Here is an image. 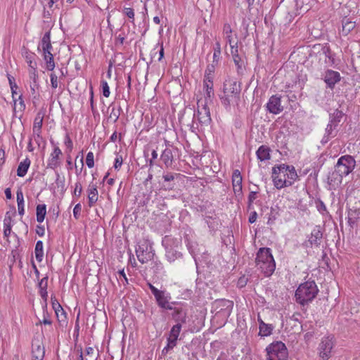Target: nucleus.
I'll return each mask as SVG.
<instances>
[{"instance_id": "f257e3e1", "label": "nucleus", "mask_w": 360, "mask_h": 360, "mask_svg": "<svg viewBox=\"0 0 360 360\" xmlns=\"http://www.w3.org/2000/svg\"><path fill=\"white\" fill-rule=\"evenodd\" d=\"M241 91L240 83L233 79H226L224 82L223 94L220 96L221 103L229 107L231 103L238 104Z\"/></svg>"}, {"instance_id": "f03ea898", "label": "nucleus", "mask_w": 360, "mask_h": 360, "mask_svg": "<svg viewBox=\"0 0 360 360\" xmlns=\"http://www.w3.org/2000/svg\"><path fill=\"white\" fill-rule=\"evenodd\" d=\"M319 292L318 287L314 281L301 283L295 291V300L302 306L311 302Z\"/></svg>"}, {"instance_id": "7ed1b4c3", "label": "nucleus", "mask_w": 360, "mask_h": 360, "mask_svg": "<svg viewBox=\"0 0 360 360\" xmlns=\"http://www.w3.org/2000/svg\"><path fill=\"white\" fill-rule=\"evenodd\" d=\"M257 266L261 269L265 276H270L276 269V263L269 248L259 249L255 259Z\"/></svg>"}, {"instance_id": "20e7f679", "label": "nucleus", "mask_w": 360, "mask_h": 360, "mask_svg": "<svg viewBox=\"0 0 360 360\" xmlns=\"http://www.w3.org/2000/svg\"><path fill=\"white\" fill-rule=\"evenodd\" d=\"M148 286L153 295L157 305L164 310H172V305L178 304L176 302H170L172 297L169 292L166 290H160L155 288L153 285L148 283Z\"/></svg>"}, {"instance_id": "39448f33", "label": "nucleus", "mask_w": 360, "mask_h": 360, "mask_svg": "<svg viewBox=\"0 0 360 360\" xmlns=\"http://www.w3.org/2000/svg\"><path fill=\"white\" fill-rule=\"evenodd\" d=\"M355 166L356 161L352 156L349 155H342L338 160L333 174L339 176L341 180L343 176L350 174L354 169Z\"/></svg>"}, {"instance_id": "423d86ee", "label": "nucleus", "mask_w": 360, "mask_h": 360, "mask_svg": "<svg viewBox=\"0 0 360 360\" xmlns=\"http://www.w3.org/2000/svg\"><path fill=\"white\" fill-rule=\"evenodd\" d=\"M267 360H287L288 350L281 341L274 342L266 348Z\"/></svg>"}, {"instance_id": "0eeeda50", "label": "nucleus", "mask_w": 360, "mask_h": 360, "mask_svg": "<svg viewBox=\"0 0 360 360\" xmlns=\"http://www.w3.org/2000/svg\"><path fill=\"white\" fill-rule=\"evenodd\" d=\"M285 168H288V165L285 164L275 165L272 168V181L277 189L290 186V182H287L285 174H283L286 172Z\"/></svg>"}, {"instance_id": "6e6552de", "label": "nucleus", "mask_w": 360, "mask_h": 360, "mask_svg": "<svg viewBox=\"0 0 360 360\" xmlns=\"http://www.w3.org/2000/svg\"><path fill=\"white\" fill-rule=\"evenodd\" d=\"M196 122L201 127H208L210 124L212 119L210 109L206 103L202 104L200 106V101L198 102V109L194 112L193 118V122L196 123Z\"/></svg>"}, {"instance_id": "1a4fd4ad", "label": "nucleus", "mask_w": 360, "mask_h": 360, "mask_svg": "<svg viewBox=\"0 0 360 360\" xmlns=\"http://www.w3.org/2000/svg\"><path fill=\"white\" fill-rule=\"evenodd\" d=\"M333 338L324 337L320 342L318 349L319 357L321 360H328L331 357L332 349L334 346Z\"/></svg>"}, {"instance_id": "9d476101", "label": "nucleus", "mask_w": 360, "mask_h": 360, "mask_svg": "<svg viewBox=\"0 0 360 360\" xmlns=\"http://www.w3.org/2000/svg\"><path fill=\"white\" fill-rule=\"evenodd\" d=\"M216 314H221L222 316L229 317L233 307V301L221 299L217 300L213 304Z\"/></svg>"}, {"instance_id": "9b49d317", "label": "nucleus", "mask_w": 360, "mask_h": 360, "mask_svg": "<svg viewBox=\"0 0 360 360\" xmlns=\"http://www.w3.org/2000/svg\"><path fill=\"white\" fill-rule=\"evenodd\" d=\"M267 111L274 115H278L283 110V107L281 105V96L275 94L271 96L267 103L266 104Z\"/></svg>"}, {"instance_id": "f8f14e48", "label": "nucleus", "mask_w": 360, "mask_h": 360, "mask_svg": "<svg viewBox=\"0 0 360 360\" xmlns=\"http://www.w3.org/2000/svg\"><path fill=\"white\" fill-rule=\"evenodd\" d=\"M136 254L139 261L145 264L153 259L155 253L152 251V248L146 245H139L136 249Z\"/></svg>"}, {"instance_id": "ddd939ff", "label": "nucleus", "mask_w": 360, "mask_h": 360, "mask_svg": "<svg viewBox=\"0 0 360 360\" xmlns=\"http://www.w3.org/2000/svg\"><path fill=\"white\" fill-rule=\"evenodd\" d=\"M322 79L326 84L327 87L333 89L335 84L340 81L341 76L338 72L328 69L322 75Z\"/></svg>"}, {"instance_id": "4468645a", "label": "nucleus", "mask_w": 360, "mask_h": 360, "mask_svg": "<svg viewBox=\"0 0 360 360\" xmlns=\"http://www.w3.org/2000/svg\"><path fill=\"white\" fill-rule=\"evenodd\" d=\"M172 311L171 316L172 319L179 324L185 323L187 319V311L182 306L179 304L172 305Z\"/></svg>"}, {"instance_id": "2eb2a0df", "label": "nucleus", "mask_w": 360, "mask_h": 360, "mask_svg": "<svg viewBox=\"0 0 360 360\" xmlns=\"http://www.w3.org/2000/svg\"><path fill=\"white\" fill-rule=\"evenodd\" d=\"M32 360H43L45 355V348L43 343L37 339L32 341Z\"/></svg>"}, {"instance_id": "dca6fc26", "label": "nucleus", "mask_w": 360, "mask_h": 360, "mask_svg": "<svg viewBox=\"0 0 360 360\" xmlns=\"http://www.w3.org/2000/svg\"><path fill=\"white\" fill-rule=\"evenodd\" d=\"M167 148L162 151L160 155V160L162 161L167 168L172 167L174 162V155L172 150L169 147L172 146L169 141H166Z\"/></svg>"}, {"instance_id": "f3484780", "label": "nucleus", "mask_w": 360, "mask_h": 360, "mask_svg": "<svg viewBox=\"0 0 360 360\" xmlns=\"http://www.w3.org/2000/svg\"><path fill=\"white\" fill-rule=\"evenodd\" d=\"M181 174L179 173H174L170 172H164L162 174V179H164V186L166 187L167 189L171 190L174 186V180L180 177Z\"/></svg>"}, {"instance_id": "a211bd4d", "label": "nucleus", "mask_w": 360, "mask_h": 360, "mask_svg": "<svg viewBox=\"0 0 360 360\" xmlns=\"http://www.w3.org/2000/svg\"><path fill=\"white\" fill-rule=\"evenodd\" d=\"M337 127V126L328 122L325 129L324 136H323L321 140V143L323 144L328 143L331 139L336 136L338 132Z\"/></svg>"}, {"instance_id": "6ab92c4d", "label": "nucleus", "mask_w": 360, "mask_h": 360, "mask_svg": "<svg viewBox=\"0 0 360 360\" xmlns=\"http://www.w3.org/2000/svg\"><path fill=\"white\" fill-rule=\"evenodd\" d=\"M60 155H62L61 150L58 147H55L48 160L47 167L51 169L58 167L59 166L58 160Z\"/></svg>"}, {"instance_id": "aec40b11", "label": "nucleus", "mask_w": 360, "mask_h": 360, "mask_svg": "<svg viewBox=\"0 0 360 360\" xmlns=\"http://www.w3.org/2000/svg\"><path fill=\"white\" fill-rule=\"evenodd\" d=\"M41 49L43 51V53H46L52 49V45L51 43V33L50 32H46L41 40L40 44L38 46V49Z\"/></svg>"}, {"instance_id": "412c9836", "label": "nucleus", "mask_w": 360, "mask_h": 360, "mask_svg": "<svg viewBox=\"0 0 360 360\" xmlns=\"http://www.w3.org/2000/svg\"><path fill=\"white\" fill-rule=\"evenodd\" d=\"M231 53L233 56V59L236 66L237 67V72L238 74H242L243 72V62L241 60V58L238 54V47H234V46H231Z\"/></svg>"}, {"instance_id": "4be33fe9", "label": "nucleus", "mask_w": 360, "mask_h": 360, "mask_svg": "<svg viewBox=\"0 0 360 360\" xmlns=\"http://www.w3.org/2000/svg\"><path fill=\"white\" fill-rule=\"evenodd\" d=\"M323 233L321 227L317 226L312 230L309 241L311 245H319Z\"/></svg>"}, {"instance_id": "5701e85b", "label": "nucleus", "mask_w": 360, "mask_h": 360, "mask_svg": "<svg viewBox=\"0 0 360 360\" xmlns=\"http://www.w3.org/2000/svg\"><path fill=\"white\" fill-rule=\"evenodd\" d=\"M258 322L259 324V335L269 336L272 333L273 325L265 323L259 316H258Z\"/></svg>"}, {"instance_id": "b1692460", "label": "nucleus", "mask_w": 360, "mask_h": 360, "mask_svg": "<svg viewBox=\"0 0 360 360\" xmlns=\"http://www.w3.org/2000/svg\"><path fill=\"white\" fill-rule=\"evenodd\" d=\"M204 89H205L206 91V97L210 98L214 94L212 77H211L210 74L205 75Z\"/></svg>"}, {"instance_id": "393cba45", "label": "nucleus", "mask_w": 360, "mask_h": 360, "mask_svg": "<svg viewBox=\"0 0 360 360\" xmlns=\"http://www.w3.org/2000/svg\"><path fill=\"white\" fill-rule=\"evenodd\" d=\"M89 206L93 207L98 200V190L96 186L89 185L88 188Z\"/></svg>"}, {"instance_id": "a878e982", "label": "nucleus", "mask_w": 360, "mask_h": 360, "mask_svg": "<svg viewBox=\"0 0 360 360\" xmlns=\"http://www.w3.org/2000/svg\"><path fill=\"white\" fill-rule=\"evenodd\" d=\"M256 155L260 161L269 160L271 158L270 148L268 146L262 145L257 149Z\"/></svg>"}, {"instance_id": "bb28decb", "label": "nucleus", "mask_w": 360, "mask_h": 360, "mask_svg": "<svg viewBox=\"0 0 360 360\" xmlns=\"http://www.w3.org/2000/svg\"><path fill=\"white\" fill-rule=\"evenodd\" d=\"M345 116V113L338 109H336L333 112L329 114V123L338 126L342 119Z\"/></svg>"}, {"instance_id": "cd10ccee", "label": "nucleus", "mask_w": 360, "mask_h": 360, "mask_svg": "<svg viewBox=\"0 0 360 360\" xmlns=\"http://www.w3.org/2000/svg\"><path fill=\"white\" fill-rule=\"evenodd\" d=\"M285 169L286 172L284 174H285L287 182H290V186H292L293 183L298 179V175L294 166L288 165V168Z\"/></svg>"}, {"instance_id": "c85d7f7f", "label": "nucleus", "mask_w": 360, "mask_h": 360, "mask_svg": "<svg viewBox=\"0 0 360 360\" xmlns=\"http://www.w3.org/2000/svg\"><path fill=\"white\" fill-rule=\"evenodd\" d=\"M355 27V22L351 21L347 18H344L342 20V34L347 36Z\"/></svg>"}, {"instance_id": "c756f323", "label": "nucleus", "mask_w": 360, "mask_h": 360, "mask_svg": "<svg viewBox=\"0 0 360 360\" xmlns=\"http://www.w3.org/2000/svg\"><path fill=\"white\" fill-rule=\"evenodd\" d=\"M31 161L28 158H26L22 162H21L17 169V175L20 177H23L27 172V170L30 166Z\"/></svg>"}, {"instance_id": "7c9ffc66", "label": "nucleus", "mask_w": 360, "mask_h": 360, "mask_svg": "<svg viewBox=\"0 0 360 360\" xmlns=\"http://www.w3.org/2000/svg\"><path fill=\"white\" fill-rule=\"evenodd\" d=\"M181 253L172 248H166V258L169 262L175 261L181 257Z\"/></svg>"}, {"instance_id": "2f4dec72", "label": "nucleus", "mask_w": 360, "mask_h": 360, "mask_svg": "<svg viewBox=\"0 0 360 360\" xmlns=\"http://www.w3.org/2000/svg\"><path fill=\"white\" fill-rule=\"evenodd\" d=\"M16 198L18 203V210L20 215L22 216L25 213L24 209V196L21 188H19L16 193Z\"/></svg>"}, {"instance_id": "473e14b6", "label": "nucleus", "mask_w": 360, "mask_h": 360, "mask_svg": "<svg viewBox=\"0 0 360 360\" xmlns=\"http://www.w3.org/2000/svg\"><path fill=\"white\" fill-rule=\"evenodd\" d=\"M43 55L44 59L46 61V69L49 71H53L55 68V63L53 56L51 51H49V52H46V53H43Z\"/></svg>"}, {"instance_id": "72a5a7b5", "label": "nucleus", "mask_w": 360, "mask_h": 360, "mask_svg": "<svg viewBox=\"0 0 360 360\" xmlns=\"http://www.w3.org/2000/svg\"><path fill=\"white\" fill-rule=\"evenodd\" d=\"M22 56L25 58L27 63L29 65V68H31L32 66H34V63H37L34 60L36 55L34 53L31 52L27 49H24V50L22 52Z\"/></svg>"}, {"instance_id": "f704fd0d", "label": "nucleus", "mask_w": 360, "mask_h": 360, "mask_svg": "<svg viewBox=\"0 0 360 360\" xmlns=\"http://www.w3.org/2000/svg\"><path fill=\"white\" fill-rule=\"evenodd\" d=\"M37 221L39 223L44 221L46 214V206L45 204H39L37 206Z\"/></svg>"}, {"instance_id": "c9c22d12", "label": "nucleus", "mask_w": 360, "mask_h": 360, "mask_svg": "<svg viewBox=\"0 0 360 360\" xmlns=\"http://www.w3.org/2000/svg\"><path fill=\"white\" fill-rule=\"evenodd\" d=\"M34 253L36 259L39 262H41L44 256L43 242L41 240H38L37 242L34 249Z\"/></svg>"}, {"instance_id": "e433bc0d", "label": "nucleus", "mask_w": 360, "mask_h": 360, "mask_svg": "<svg viewBox=\"0 0 360 360\" xmlns=\"http://www.w3.org/2000/svg\"><path fill=\"white\" fill-rule=\"evenodd\" d=\"M223 33L225 36V38H226L227 42L230 44L231 46H233L232 45V36H231L232 29L229 24L226 23L224 25Z\"/></svg>"}, {"instance_id": "4c0bfd02", "label": "nucleus", "mask_w": 360, "mask_h": 360, "mask_svg": "<svg viewBox=\"0 0 360 360\" xmlns=\"http://www.w3.org/2000/svg\"><path fill=\"white\" fill-rule=\"evenodd\" d=\"M8 79L10 87H11V90L13 100L14 101V104L15 105L17 99L15 98V95L17 94L16 90L18 89V86L15 84V79H14V77L13 76H11V75H8Z\"/></svg>"}, {"instance_id": "58836bf2", "label": "nucleus", "mask_w": 360, "mask_h": 360, "mask_svg": "<svg viewBox=\"0 0 360 360\" xmlns=\"http://www.w3.org/2000/svg\"><path fill=\"white\" fill-rule=\"evenodd\" d=\"M43 119L44 115L41 114V112H38L35 117L33 125V131H36L37 130L41 129V127L43 124Z\"/></svg>"}, {"instance_id": "ea45409f", "label": "nucleus", "mask_w": 360, "mask_h": 360, "mask_svg": "<svg viewBox=\"0 0 360 360\" xmlns=\"http://www.w3.org/2000/svg\"><path fill=\"white\" fill-rule=\"evenodd\" d=\"M242 176L239 170L236 169L232 174V185L233 186H238L242 185Z\"/></svg>"}, {"instance_id": "a19ab883", "label": "nucleus", "mask_w": 360, "mask_h": 360, "mask_svg": "<svg viewBox=\"0 0 360 360\" xmlns=\"http://www.w3.org/2000/svg\"><path fill=\"white\" fill-rule=\"evenodd\" d=\"M181 330V324L176 323L171 328L169 337H171L174 339H178V337L180 334Z\"/></svg>"}, {"instance_id": "79ce46f5", "label": "nucleus", "mask_w": 360, "mask_h": 360, "mask_svg": "<svg viewBox=\"0 0 360 360\" xmlns=\"http://www.w3.org/2000/svg\"><path fill=\"white\" fill-rule=\"evenodd\" d=\"M29 77L32 83L38 82V73L37 70V63H34V66L29 68Z\"/></svg>"}, {"instance_id": "37998d69", "label": "nucleus", "mask_w": 360, "mask_h": 360, "mask_svg": "<svg viewBox=\"0 0 360 360\" xmlns=\"http://www.w3.org/2000/svg\"><path fill=\"white\" fill-rule=\"evenodd\" d=\"M221 56V45L219 41H217L214 48V54H213V63H217L219 60Z\"/></svg>"}, {"instance_id": "c03bdc74", "label": "nucleus", "mask_w": 360, "mask_h": 360, "mask_svg": "<svg viewBox=\"0 0 360 360\" xmlns=\"http://www.w3.org/2000/svg\"><path fill=\"white\" fill-rule=\"evenodd\" d=\"M85 355L86 356V360H97L98 354H96L94 349L91 347H89L86 349Z\"/></svg>"}, {"instance_id": "a18cd8bd", "label": "nucleus", "mask_w": 360, "mask_h": 360, "mask_svg": "<svg viewBox=\"0 0 360 360\" xmlns=\"http://www.w3.org/2000/svg\"><path fill=\"white\" fill-rule=\"evenodd\" d=\"M322 51L326 58H328V63H330V64H334L335 60L333 57V53H332L330 49L328 46H324L322 49Z\"/></svg>"}, {"instance_id": "49530a36", "label": "nucleus", "mask_w": 360, "mask_h": 360, "mask_svg": "<svg viewBox=\"0 0 360 360\" xmlns=\"http://www.w3.org/2000/svg\"><path fill=\"white\" fill-rule=\"evenodd\" d=\"M103 95L108 98L110 96V91L108 84L106 81L102 80L101 82Z\"/></svg>"}, {"instance_id": "de8ad7c7", "label": "nucleus", "mask_w": 360, "mask_h": 360, "mask_svg": "<svg viewBox=\"0 0 360 360\" xmlns=\"http://www.w3.org/2000/svg\"><path fill=\"white\" fill-rule=\"evenodd\" d=\"M112 107V110L110 112V117L114 119V121L116 122L120 115V111L122 110L121 107L120 106L118 109H115V107H112V105H110L109 108Z\"/></svg>"}, {"instance_id": "09e8293b", "label": "nucleus", "mask_w": 360, "mask_h": 360, "mask_svg": "<svg viewBox=\"0 0 360 360\" xmlns=\"http://www.w3.org/2000/svg\"><path fill=\"white\" fill-rule=\"evenodd\" d=\"M11 217L9 215V212H6L4 219V229L9 231L11 230Z\"/></svg>"}, {"instance_id": "8fccbe9b", "label": "nucleus", "mask_w": 360, "mask_h": 360, "mask_svg": "<svg viewBox=\"0 0 360 360\" xmlns=\"http://www.w3.org/2000/svg\"><path fill=\"white\" fill-rule=\"evenodd\" d=\"M64 143L66 146V152L70 153L73 148V143L68 134H66Z\"/></svg>"}, {"instance_id": "3c124183", "label": "nucleus", "mask_w": 360, "mask_h": 360, "mask_svg": "<svg viewBox=\"0 0 360 360\" xmlns=\"http://www.w3.org/2000/svg\"><path fill=\"white\" fill-rule=\"evenodd\" d=\"M86 164L89 168H92L94 166V153L89 152L86 157Z\"/></svg>"}, {"instance_id": "603ef678", "label": "nucleus", "mask_w": 360, "mask_h": 360, "mask_svg": "<svg viewBox=\"0 0 360 360\" xmlns=\"http://www.w3.org/2000/svg\"><path fill=\"white\" fill-rule=\"evenodd\" d=\"M50 80H51V87L54 89L58 87V76L56 75L55 72H51L50 74Z\"/></svg>"}, {"instance_id": "864d4df0", "label": "nucleus", "mask_w": 360, "mask_h": 360, "mask_svg": "<svg viewBox=\"0 0 360 360\" xmlns=\"http://www.w3.org/2000/svg\"><path fill=\"white\" fill-rule=\"evenodd\" d=\"M277 218V212H276L273 209L271 210L270 213H269V218H268V221H267V224L269 225H273L275 222V220Z\"/></svg>"}, {"instance_id": "5fc2aeb1", "label": "nucleus", "mask_w": 360, "mask_h": 360, "mask_svg": "<svg viewBox=\"0 0 360 360\" xmlns=\"http://www.w3.org/2000/svg\"><path fill=\"white\" fill-rule=\"evenodd\" d=\"M59 322H65L66 321V313L62 308V310L55 311Z\"/></svg>"}, {"instance_id": "6e6d98bb", "label": "nucleus", "mask_w": 360, "mask_h": 360, "mask_svg": "<svg viewBox=\"0 0 360 360\" xmlns=\"http://www.w3.org/2000/svg\"><path fill=\"white\" fill-rule=\"evenodd\" d=\"M51 304L52 307L55 311L62 310V307L60 303L58 302L57 299L55 296H51Z\"/></svg>"}, {"instance_id": "4d7b16f0", "label": "nucleus", "mask_w": 360, "mask_h": 360, "mask_svg": "<svg viewBox=\"0 0 360 360\" xmlns=\"http://www.w3.org/2000/svg\"><path fill=\"white\" fill-rule=\"evenodd\" d=\"M123 13L127 16L129 19H132V22L134 19V11L131 8H124L123 10Z\"/></svg>"}, {"instance_id": "13d9d810", "label": "nucleus", "mask_w": 360, "mask_h": 360, "mask_svg": "<svg viewBox=\"0 0 360 360\" xmlns=\"http://www.w3.org/2000/svg\"><path fill=\"white\" fill-rule=\"evenodd\" d=\"M258 191H251L248 195V208L250 209L254 202V200L257 198V194Z\"/></svg>"}, {"instance_id": "bf43d9fd", "label": "nucleus", "mask_w": 360, "mask_h": 360, "mask_svg": "<svg viewBox=\"0 0 360 360\" xmlns=\"http://www.w3.org/2000/svg\"><path fill=\"white\" fill-rule=\"evenodd\" d=\"M56 184L58 188L61 187V189L63 190L65 187V178H60V174L58 172L56 173Z\"/></svg>"}, {"instance_id": "052dcab7", "label": "nucleus", "mask_w": 360, "mask_h": 360, "mask_svg": "<svg viewBox=\"0 0 360 360\" xmlns=\"http://www.w3.org/2000/svg\"><path fill=\"white\" fill-rule=\"evenodd\" d=\"M123 159L122 155H117L115 162H114V168L115 169H119L122 165Z\"/></svg>"}, {"instance_id": "680f3d73", "label": "nucleus", "mask_w": 360, "mask_h": 360, "mask_svg": "<svg viewBox=\"0 0 360 360\" xmlns=\"http://www.w3.org/2000/svg\"><path fill=\"white\" fill-rule=\"evenodd\" d=\"M11 230L7 231V230L4 229V238L5 241L4 242L3 245L4 247L8 246L9 243H10L8 240V237L11 236Z\"/></svg>"}, {"instance_id": "e2e57ef3", "label": "nucleus", "mask_w": 360, "mask_h": 360, "mask_svg": "<svg viewBox=\"0 0 360 360\" xmlns=\"http://www.w3.org/2000/svg\"><path fill=\"white\" fill-rule=\"evenodd\" d=\"M316 207L319 212L321 214H324V212H327L326 207L323 201L319 200L318 202H316Z\"/></svg>"}, {"instance_id": "0e129e2a", "label": "nucleus", "mask_w": 360, "mask_h": 360, "mask_svg": "<svg viewBox=\"0 0 360 360\" xmlns=\"http://www.w3.org/2000/svg\"><path fill=\"white\" fill-rule=\"evenodd\" d=\"M82 191V184L79 182H77L75 184V187L74 190V195L79 197L81 195Z\"/></svg>"}, {"instance_id": "69168bd1", "label": "nucleus", "mask_w": 360, "mask_h": 360, "mask_svg": "<svg viewBox=\"0 0 360 360\" xmlns=\"http://www.w3.org/2000/svg\"><path fill=\"white\" fill-rule=\"evenodd\" d=\"M81 210H82V206H81L80 203H78L75 206V207L73 209V215L75 219L79 218V217L80 215Z\"/></svg>"}, {"instance_id": "338daca9", "label": "nucleus", "mask_w": 360, "mask_h": 360, "mask_svg": "<svg viewBox=\"0 0 360 360\" xmlns=\"http://www.w3.org/2000/svg\"><path fill=\"white\" fill-rule=\"evenodd\" d=\"M38 285H39V289H47L48 277L46 276V277L43 278L39 283Z\"/></svg>"}, {"instance_id": "774afa93", "label": "nucleus", "mask_w": 360, "mask_h": 360, "mask_svg": "<svg viewBox=\"0 0 360 360\" xmlns=\"http://www.w3.org/2000/svg\"><path fill=\"white\" fill-rule=\"evenodd\" d=\"M247 282H248V278H245V276H241L239 278V279L238 281L237 285H238V287H239L240 288H243L246 285Z\"/></svg>"}]
</instances>
